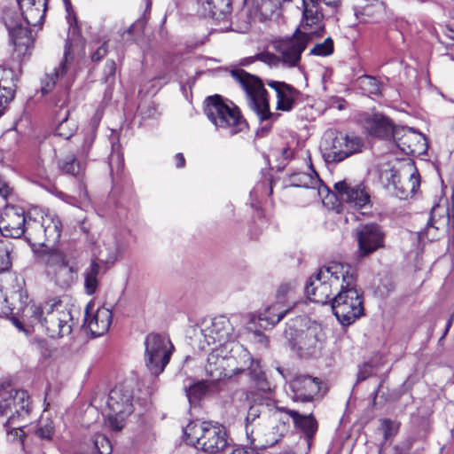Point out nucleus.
<instances>
[{"label":"nucleus","instance_id":"nucleus-39","mask_svg":"<svg viewBox=\"0 0 454 454\" xmlns=\"http://www.w3.org/2000/svg\"><path fill=\"white\" fill-rule=\"evenodd\" d=\"M101 267L96 260H91L90 266L85 270L84 275V289L87 294L92 295L96 293L99 286L98 276Z\"/></svg>","mask_w":454,"mask_h":454},{"label":"nucleus","instance_id":"nucleus-15","mask_svg":"<svg viewBox=\"0 0 454 454\" xmlns=\"http://www.w3.org/2000/svg\"><path fill=\"white\" fill-rule=\"evenodd\" d=\"M392 137L396 146L405 154L419 155L427 150L425 136L414 129L395 127Z\"/></svg>","mask_w":454,"mask_h":454},{"label":"nucleus","instance_id":"nucleus-36","mask_svg":"<svg viewBox=\"0 0 454 454\" xmlns=\"http://www.w3.org/2000/svg\"><path fill=\"white\" fill-rule=\"evenodd\" d=\"M261 412L262 406L260 404H254L249 407L246 418V432L247 438L250 440L251 444L254 445L256 448H265L268 446H273L278 442V439L269 441V442H255L256 439L253 436L254 430H250V426L255 421L256 419L260 417Z\"/></svg>","mask_w":454,"mask_h":454},{"label":"nucleus","instance_id":"nucleus-51","mask_svg":"<svg viewBox=\"0 0 454 454\" xmlns=\"http://www.w3.org/2000/svg\"><path fill=\"white\" fill-rule=\"evenodd\" d=\"M0 89L3 90V92L0 94V106H4V105H7L14 98V84L12 81L5 80L4 84Z\"/></svg>","mask_w":454,"mask_h":454},{"label":"nucleus","instance_id":"nucleus-31","mask_svg":"<svg viewBox=\"0 0 454 454\" xmlns=\"http://www.w3.org/2000/svg\"><path fill=\"white\" fill-rule=\"evenodd\" d=\"M4 402L11 403V411H9L7 424H14L15 420L24 419L29 413V396L25 390H16L13 395L4 399Z\"/></svg>","mask_w":454,"mask_h":454},{"label":"nucleus","instance_id":"nucleus-49","mask_svg":"<svg viewBox=\"0 0 454 454\" xmlns=\"http://www.w3.org/2000/svg\"><path fill=\"white\" fill-rule=\"evenodd\" d=\"M75 130V124L65 117L57 126L55 134L65 139H69Z\"/></svg>","mask_w":454,"mask_h":454},{"label":"nucleus","instance_id":"nucleus-12","mask_svg":"<svg viewBox=\"0 0 454 454\" xmlns=\"http://www.w3.org/2000/svg\"><path fill=\"white\" fill-rule=\"evenodd\" d=\"M239 317L233 315L231 317L218 316L212 319L209 325L202 330L204 341L208 346H223L234 341L237 337V326Z\"/></svg>","mask_w":454,"mask_h":454},{"label":"nucleus","instance_id":"nucleus-38","mask_svg":"<svg viewBox=\"0 0 454 454\" xmlns=\"http://www.w3.org/2000/svg\"><path fill=\"white\" fill-rule=\"evenodd\" d=\"M48 277L61 287H67L74 280L75 271L67 262L57 269L51 270Z\"/></svg>","mask_w":454,"mask_h":454},{"label":"nucleus","instance_id":"nucleus-30","mask_svg":"<svg viewBox=\"0 0 454 454\" xmlns=\"http://www.w3.org/2000/svg\"><path fill=\"white\" fill-rule=\"evenodd\" d=\"M17 2L26 25L42 24L45 13V0H17Z\"/></svg>","mask_w":454,"mask_h":454},{"label":"nucleus","instance_id":"nucleus-48","mask_svg":"<svg viewBox=\"0 0 454 454\" xmlns=\"http://www.w3.org/2000/svg\"><path fill=\"white\" fill-rule=\"evenodd\" d=\"M333 52V42L328 37L323 43H316L310 50L309 54L314 56L325 57Z\"/></svg>","mask_w":454,"mask_h":454},{"label":"nucleus","instance_id":"nucleus-13","mask_svg":"<svg viewBox=\"0 0 454 454\" xmlns=\"http://www.w3.org/2000/svg\"><path fill=\"white\" fill-rule=\"evenodd\" d=\"M42 327L51 338H62L72 332L73 317L71 312L60 304L51 305L45 311Z\"/></svg>","mask_w":454,"mask_h":454},{"label":"nucleus","instance_id":"nucleus-32","mask_svg":"<svg viewBox=\"0 0 454 454\" xmlns=\"http://www.w3.org/2000/svg\"><path fill=\"white\" fill-rule=\"evenodd\" d=\"M292 309L285 305L275 302L260 313L258 317L261 322L260 325L263 328L272 327Z\"/></svg>","mask_w":454,"mask_h":454},{"label":"nucleus","instance_id":"nucleus-37","mask_svg":"<svg viewBox=\"0 0 454 454\" xmlns=\"http://www.w3.org/2000/svg\"><path fill=\"white\" fill-rule=\"evenodd\" d=\"M276 302L293 309L296 303V283L289 281L282 283L276 293Z\"/></svg>","mask_w":454,"mask_h":454},{"label":"nucleus","instance_id":"nucleus-11","mask_svg":"<svg viewBox=\"0 0 454 454\" xmlns=\"http://www.w3.org/2000/svg\"><path fill=\"white\" fill-rule=\"evenodd\" d=\"M325 339V333L322 325L311 322L305 329L296 333L292 344L301 357H310L320 353Z\"/></svg>","mask_w":454,"mask_h":454},{"label":"nucleus","instance_id":"nucleus-2","mask_svg":"<svg viewBox=\"0 0 454 454\" xmlns=\"http://www.w3.org/2000/svg\"><path fill=\"white\" fill-rule=\"evenodd\" d=\"M186 442L208 454H216L230 445L223 426L211 421H192L184 428Z\"/></svg>","mask_w":454,"mask_h":454},{"label":"nucleus","instance_id":"nucleus-35","mask_svg":"<svg viewBox=\"0 0 454 454\" xmlns=\"http://www.w3.org/2000/svg\"><path fill=\"white\" fill-rule=\"evenodd\" d=\"M255 16L270 19L280 5V0H245Z\"/></svg>","mask_w":454,"mask_h":454},{"label":"nucleus","instance_id":"nucleus-10","mask_svg":"<svg viewBox=\"0 0 454 454\" xmlns=\"http://www.w3.org/2000/svg\"><path fill=\"white\" fill-rule=\"evenodd\" d=\"M171 342L159 333H149L145 340V361L152 374L159 375L168 364L171 355Z\"/></svg>","mask_w":454,"mask_h":454},{"label":"nucleus","instance_id":"nucleus-9","mask_svg":"<svg viewBox=\"0 0 454 454\" xmlns=\"http://www.w3.org/2000/svg\"><path fill=\"white\" fill-rule=\"evenodd\" d=\"M61 222L59 216L47 211H41L40 219L29 216L27 225V239L35 245L46 247L56 244L61 234Z\"/></svg>","mask_w":454,"mask_h":454},{"label":"nucleus","instance_id":"nucleus-44","mask_svg":"<svg viewBox=\"0 0 454 454\" xmlns=\"http://www.w3.org/2000/svg\"><path fill=\"white\" fill-rule=\"evenodd\" d=\"M359 89L366 95H379L380 93V83L372 76L363 75L357 79Z\"/></svg>","mask_w":454,"mask_h":454},{"label":"nucleus","instance_id":"nucleus-17","mask_svg":"<svg viewBox=\"0 0 454 454\" xmlns=\"http://www.w3.org/2000/svg\"><path fill=\"white\" fill-rule=\"evenodd\" d=\"M409 168L412 171L409 173V177L403 182L401 181V176L398 171L394 168L382 173V177L385 176L387 180V187L390 188L392 186L395 195L400 199H407L414 195L420 184V177L417 169L411 165Z\"/></svg>","mask_w":454,"mask_h":454},{"label":"nucleus","instance_id":"nucleus-41","mask_svg":"<svg viewBox=\"0 0 454 454\" xmlns=\"http://www.w3.org/2000/svg\"><path fill=\"white\" fill-rule=\"evenodd\" d=\"M291 184L296 187H305L311 190V188L320 184V179L317 172L312 170V173L301 172L293 175L291 176Z\"/></svg>","mask_w":454,"mask_h":454},{"label":"nucleus","instance_id":"nucleus-54","mask_svg":"<svg viewBox=\"0 0 454 454\" xmlns=\"http://www.w3.org/2000/svg\"><path fill=\"white\" fill-rule=\"evenodd\" d=\"M380 430L382 432L384 439L392 437L397 431L395 422L389 419H384L380 422Z\"/></svg>","mask_w":454,"mask_h":454},{"label":"nucleus","instance_id":"nucleus-24","mask_svg":"<svg viewBox=\"0 0 454 454\" xmlns=\"http://www.w3.org/2000/svg\"><path fill=\"white\" fill-rule=\"evenodd\" d=\"M320 385L321 381L318 378L309 375L297 376L289 383L293 393L292 399L295 402H311L318 394Z\"/></svg>","mask_w":454,"mask_h":454},{"label":"nucleus","instance_id":"nucleus-43","mask_svg":"<svg viewBox=\"0 0 454 454\" xmlns=\"http://www.w3.org/2000/svg\"><path fill=\"white\" fill-rule=\"evenodd\" d=\"M59 169L74 176H80L83 171V165L74 155H68L59 160Z\"/></svg>","mask_w":454,"mask_h":454},{"label":"nucleus","instance_id":"nucleus-52","mask_svg":"<svg viewBox=\"0 0 454 454\" xmlns=\"http://www.w3.org/2000/svg\"><path fill=\"white\" fill-rule=\"evenodd\" d=\"M95 449L99 454H110L112 452V445L110 441L103 434H97L93 439Z\"/></svg>","mask_w":454,"mask_h":454},{"label":"nucleus","instance_id":"nucleus-64","mask_svg":"<svg viewBox=\"0 0 454 454\" xmlns=\"http://www.w3.org/2000/svg\"><path fill=\"white\" fill-rule=\"evenodd\" d=\"M370 375V372L367 370H361L357 374V380L363 381L366 380Z\"/></svg>","mask_w":454,"mask_h":454},{"label":"nucleus","instance_id":"nucleus-4","mask_svg":"<svg viewBox=\"0 0 454 454\" xmlns=\"http://www.w3.org/2000/svg\"><path fill=\"white\" fill-rule=\"evenodd\" d=\"M352 267L338 262H333L322 267L305 286L308 298L317 303H326L333 294V289L340 287L341 280L346 278Z\"/></svg>","mask_w":454,"mask_h":454},{"label":"nucleus","instance_id":"nucleus-61","mask_svg":"<svg viewBox=\"0 0 454 454\" xmlns=\"http://www.w3.org/2000/svg\"><path fill=\"white\" fill-rule=\"evenodd\" d=\"M9 411H11V403L10 402H0V418L7 417L9 415Z\"/></svg>","mask_w":454,"mask_h":454},{"label":"nucleus","instance_id":"nucleus-20","mask_svg":"<svg viewBox=\"0 0 454 454\" xmlns=\"http://www.w3.org/2000/svg\"><path fill=\"white\" fill-rule=\"evenodd\" d=\"M28 219L26 218L24 211L19 207H7L0 222V238L17 239L27 234Z\"/></svg>","mask_w":454,"mask_h":454},{"label":"nucleus","instance_id":"nucleus-50","mask_svg":"<svg viewBox=\"0 0 454 454\" xmlns=\"http://www.w3.org/2000/svg\"><path fill=\"white\" fill-rule=\"evenodd\" d=\"M207 386L204 381H199L191 385L188 388H185L189 402L192 403L199 400L207 392Z\"/></svg>","mask_w":454,"mask_h":454},{"label":"nucleus","instance_id":"nucleus-62","mask_svg":"<svg viewBox=\"0 0 454 454\" xmlns=\"http://www.w3.org/2000/svg\"><path fill=\"white\" fill-rule=\"evenodd\" d=\"M175 160H176V168H182L184 167L185 159H184V156L183 155V153H176L175 156Z\"/></svg>","mask_w":454,"mask_h":454},{"label":"nucleus","instance_id":"nucleus-28","mask_svg":"<svg viewBox=\"0 0 454 454\" xmlns=\"http://www.w3.org/2000/svg\"><path fill=\"white\" fill-rule=\"evenodd\" d=\"M451 216L454 218V207ZM450 220V213L447 207L436 205L434 206L430 214V218L425 228V232L428 239L434 240L438 239L437 231H444Z\"/></svg>","mask_w":454,"mask_h":454},{"label":"nucleus","instance_id":"nucleus-55","mask_svg":"<svg viewBox=\"0 0 454 454\" xmlns=\"http://www.w3.org/2000/svg\"><path fill=\"white\" fill-rule=\"evenodd\" d=\"M95 139V133L91 131L88 133L84 138L81 148L78 150V154L81 158L87 157L90 149L91 148Z\"/></svg>","mask_w":454,"mask_h":454},{"label":"nucleus","instance_id":"nucleus-7","mask_svg":"<svg viewBox=\"0 0 454 454\" xmlns=\"http://www.w3.org/2000/svg\"><path fill=\"white\" fill-rule=\"evenodd\" d=\"M106 426L114 431H121L125 419L133 412V388L127 384L115 386L109 393L106 401Z\"/></svg>","mask_w":454,"mask_h":454},{"label":"nucleus","instance_id":"nucleus-6","mask_svg":"<svg viewBox=\"0 0 454 454\" xmlns=\"http://www.w3.org/2000/svg\"><path fill=\"white\" fill-rule=\"evenodd\" d=\"M204 111L217 129H225L231 135L242 131L246 127V121L239 107L232 102L224 100L220 95L207 98Z\"/></svg>","mask_w":454,"mask_h":454},{"label":"nucleus","instance_id":"nucleus-42","mask_svg":"<svg viewBox=\"0 0 454 454\" xmlns=\"http://www.w3.org/2000/svg\"><path fill=\"white\" fill-rule=\"evenodd\" d=\"M311 191L313 193L318 196L325 207L333 209L336 207L338 196L337 192H331L329 188L322 183L321 180L320 184H318L316 187L311 188Z\"/></svg>","mask_w":454,"mask_h":454},{"label":"nucleus","instance_id":"nucleus-56","mask_svg":"<svg viewBox=\"0 0 454 454\" xmlns=\"http://www.w3.org/2000/svg\"><path fill=\"white\" fill-rule=\"evenodd\" d=\"M115 71H116V65H115L114 61H113V60L106 61V63L105 65V68H104L106 82H107V83L112 82V81L114 80V76L115 74Z\"/></svg>","mask_w":454,"mask_h":454},{"label":"nucleus","instance_id":"nucleus-18","mask_svg":"<svg viewBox=\"0 0 454 454\" xmlns=\"http://www.w3.org/2000/svg\"><path fill=\"white\" fill-rule=\"evenodd\" d=\"M44 315L45 312L39 305L28 302L20 306L15 315L10 317V320L20 332L28 335L35 325H43Z\"/></svg>","mask_w":454,"mask_h":454},{"label":"nucleus","instance_id":"nucleus-47","mask_svg":"<svg viewBox=\"0 0 454 454\" xmlns=\"http://www.w3.org/2000/svg\"><path fill=\"white\" fill-rule=\"evenodd\" d=\"M19 420H15L14 424H4L6 427L7 439L12 442H22L25 438V433L22 426L18 424Z\"/></svg>","mask_w":454,"mask_h":454},{"label":"nucleus","instance_id":"nucleus-8","mask_svg":"<svg viewBox=\"0 0 454 454\" xmlns=\"http://www.w3.org/2000/svg\"><path fill=\"white\" fill-rule=\"evenodd\" d=\"M363 142L357 137H349L341 132L327 130L320 142V150L325 160L340 162L350 155L361 152Z\"/></svg>","mask_w":454,"mask_h":454},{"label":"nucleus","instance_id":"nucleus-21","mask_svg":"<svg viewBox=\"0 0 454 454\" xmlns=\"http://www.w3.org/2000/svg\"><path fill=\"white\" fill-rule=\"evenodd\" d=\"M340 200L351 207L361 209L370 204V194L363 184H353L346 180L334 184Z\"/></svg>","mask_w":454,"mask_h":454},{"label":"nucleus","instance_id":"nucleus-19","mask_svg":"<svg viewBox=\"0 0 454 454\" xmlns=\"http://www.w3.org/2000/svg\"><path fill=\"white\" fill-rule=\"evenodd\" d=\"M276 413H279L278 419L283 421L284 425H286L289 418L292 419L294 427L304 434L306 442L310 445L318 427L317 421L312 412L308 415H302L295 410L276 407Z\"/></svg>","mask_w":454,"mask_h":454},{"label":"nucleus","instance_id":"nucleus-3","mask_svg":"<svg viewBox=\"0 0 454 454\" xmlns=\"http://www.w3.org/2000/svg\"><path fill=\"white\" fill-rule=\"evenodd\" d=\"M307 31L301 32L297 29L293 35L286 36L274 42V48L278 57L273 54H267L263 57V61L269 64H274L277 61L281 62L287 67H297L301 57V53L307 48L309 43L313 41L314 36L323 35L324 31L319 30L317 27H306Z\"/></svg>","mask_w":454,"mask_h":454},{"label":"nucleus","instance_id":"nucleus-59","mask_svg":"<svg viewBox=\"0 0 454 454\" xmlns=\"http://www.w3.org/2000/svg\"><path fill=\"white\" fill-rule=\"evenodd\" d=\"M12 189L8 186V184L0 177V196L4 199L11 194Z\"/></svg>","mask_w":454,"mask_h":454},{"label":"nucleus","instance_id":"nucleus-33","mask_svg":"<svg viewBox=\"0 0 454 454\" xmlns=\"http://www.w3.org/2000/svg\"><path fill=\"white\" fill-rule=\"evenodd\" d=\"M224 358L219 356L215 351H213L208 355L205 370L212 383L216 382L224 377H232V375H229L224 372Z\"/></svg>","mask_w":454,"mask_h":454},{"label":"nucleus","instance_id":"nucleus-53","mask_svg":"<svg viewBox=\"0 0 454 454\" xmlns=\"http://www.w3.org/2000/svg\"><path fill=\"white\" fill-rule=\"evenodd\" d=\"M53 428L54 427L52 421H40L39 426L35 431V434L41 439L51 440L53 434Z\"/></svg>","mask_w":454,"mask_h":454},{"label":"nucleus","instance_id":"nucleus-22","mask_svg":"<svg viewBox=\"0 0 454 454\" xmlns=\"http://www.w3.org/2000/svg\"><path fill=\"white\" fill-rule=\"evenodd\" d=\"M73 60L74 54L71 51V45L67 42L65 44L63 58L59 61V65L51 71H46L40 78L39 91L42 95H47L55 89L58 81L67 74Z\"/></svg>","mask_w":454,"mask_h":454},{"label":"nucleus","instance_id":"nucleus-27","mask_svg":"<svg viewBox=\"0 0 454 454\" xmlns=\"http://www.w3.org/2000/svg\"><path fill=\"white\" fill-rule=\"evenodd\" d=\"M203 11L219 24L222 30L227 29L231 18V0H198Z\"/></svg>","mask_w":454,"mask_h":454},{"label":"nucleus","instance_id":"nucleus-26","mask_svg":"<svg viewBox=\"0 0 454 454\" xmlns=\"http://www.w3.org/2000/svg\"><path fill=\"white\" fill-rule=\"evenodd\" d=\"M362 123L369 135L380 138L392 137L395 130L391 120L379 113L364 114Z\"/></svg>","mask_w":454,"mask_h":454},{"label":"nucleus","instance_id":"nucleus-46","mask_svg":"<svg viewBox=\"0 0 454 454\" xmlns=\"http://www.w3.org/2000/svg\"><path fill=\"white\" fill-rule=\"evenodd\" d=\"M98 255L101 257L99 260L106 262H111L116 261L119 255L118 243L115 240H111L108 243L104 244V248L99 250Z\"/></svg>","mask_w":454,"mask_h":454},{"label":"nucleus","instance_id":"nucleus-58","mask_svg":"<svg viewBox=\"0 0 454 454\" xmlns=\"http://www.w3.org/2000/svg\"><path fill=\"white\" fill-rule=\"evenodd\" d=\"M12 72L10 69H4L0 67V88L4 84L5 80L12 81Z\"/></svg>","mask_w":454,"mask_h":454},{"label":"nucleus","instance_id":"nucleus-29","mask_svg":"<svg viewBox=\"0 0 454 454\" xmlns=\"http://www.w3.org/2000/svg\"><path fill=\"white\" fill-rule=\"evenodd\" d=\"M268 85L276 92L277 110L289 112L294 108L299 92L284 82L269 81Z\"/></svg>","mask_w":454,"mask_h":454},{"label":"nucleus","instance_id":"nucleus-40","mask_svg":"<svg viewBox=\"0 0 454 454\" xmlns=\"http://www.w3.org/2000/svg\"><path fill=\"white\" fill-rule=\"evenodd\" d=\"M247 370L249 372V375L258 390L265 393L270 391V385L262 371L258 361L250 362V365Z\"/></svg>","mask_w":454,"mask_h":454},{"label":"nucleus","instance_id":"nucleus-63","mask_svg":"<svg viewBox=\"0 0 454 454\" xmlns=\"http://www.w3.org/2000/svg\"><path fill=\"white\" fill-rule=\"evenodd\" d=\"M294 155L293 151L290 148H285L282 151V156L285 160H289Z\"/></svg>","mask_w":454,"mask_h":454},{"label":"nucleus","instance_id":"nucleus-23","mask_svg":"<svg viewBox=\"0 0 454 454\" xmlns=\"http://www.w3.org/2000/svg\"><path fill=\"white\" fill-rule=\"evenodd\" d=\"M91 309L92 305L87 304L82 326L92 337L102 336L108 332L112 324V310L105 306L98 308L94 313L90 312Z\"/></svg>","mask_w":454,"mask_h":454},{"label":"nucleus","instance_id":"nucleus-34","mask_svg":"<svg viewBox=\"0 0 454 454\" xmlns=\"http://www.w3.org/2000/svg\"><path fill=\"white\" fill-rule=\"evenodd\" d=\"M40 254L39 260L45 265L46 273L49 274L51 270L57 269L67 262L66 257L59 250L49 247L48 245L44 247Z\"/></svg>","mask_w":454,"mask_h":454},{"label":"nucleus","instance_id":"nucleus-57","mask_svg":"<svg viewBox=\"0 0 454 454\" xmlns=\"http://www.w3.org/2000/svg\"><path fill=\"white\" fill-rule=\"evenodd\" d=\"M107 52L106 44L103 43L100 45L91 55V59L93 61H99L102 59Z\"/></svg>","mask_w":454,"mask_h":454},{"label":"nucleus","instance_id":"nucleus-16","mask_svg":"<svg viewBox=\"0 0 454 454\" xmlns=\"http://www.w3.org/2000/svg\"><path fill=\"white\" fill-rule=\"evenodd\" d=\"M360 256L369 255L384 247L385 233L376 223L361 226L356 233Z\"/></svg>","mask_w":454,"mask_h":454},{"label":"nucleus","instance_id":"nucleus-60","mask_svg":"<svg viewBox=\"0 0 454 454\" xmlns=\"http://www.w3.org/2000/svg\"><path fill=\"white\" fill-rule=\"evenodd\" d=\"M256 447L254 445V448L245 449V448H236L234 449L231 454H259L256 450Z\"/></svg>","mask_w":454,"mask_h":454},{"label":"nucleus","instance_id":"nucleus-5","mask_svg":"<svg viewBox=\"0 0 454 454\" xmlns=\"http://www.w3.org/2000/svg\"><path fill=\"white\" fill-rule=\"evenodd\" d=\"M231 76L244 90L249 108L261 122L266 121L273 122L278 119L279 114H273L270 110L267 91L259 78L240 68L231 70Z\"/></svg>","mask_w":454,"mask_h":454},{"label":"nucleus","instance_id":"nucleus-1","mask_svg":"<svg viewBox=\"0 0 454 454\" xmlns=\"http://www.w3.org/2000/svg\"><path fill=\"white\" fill-rule=\"evenodd\" d=\"M332 309L344 325H351L363 315V298L356 289V275L353 268L341 280L340 292L332 299Z\"/></svg>","mask_w":454,"mask_h":454},{"label":"nucleus","instance_id":"nucleus-25","mask_svg":"<svg viewBox=\"0 0 454 454\" xmlns=\"http://www.w3.org/2000/svg\"><path fill=\"white\" fill-rule=\"evenodd\" d=\"M322 4L331 8H337L340 0H302L303 5V22L306 27H317L319 30L324 31L323 17L324 10Z\"/></svg>","mask_w":454,"mask_h":454},{"label":"nucleus","instance_id":"nucleus-45","mask_svg":"<svg viewBox=\"0 0 454 454\" xmlns=\"http://www.w3.org/2000/svg\"><path fill=\"white\" fill-rule=\"evenodd\" d=\"M12 243L7 239H0V273L6 271L10 269L12 265Z\"/></svg>","mask_w":454,"mask_h":454},{"label":"nucleus","instance_id":"nucleus-14","mask_svg":"<svg viewBox=\"0 0 454 454\" xmlns=\"http://www.w3.org/2000/svg\"><path fill=\"white\" fill-rule=\"evenodd\" d=\"M4 20L15 51L20 54H26L34 43L28 25L24 26L26 22L23 18L12 12L4 14Z\"/></svg>","mask_w":454,"mask_h":454}]
</instances>
